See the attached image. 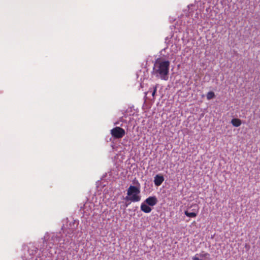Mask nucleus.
Returning a JSON list of instances; mask_svg holds the SVG:
<instances>
[{
    "label": "nucleus",
    "instance_id": "obj_11",
    "mask_svg": "<svg viewBox=\"0 0 260 260\" xmlns=\"http://www.w3.org/2000/svg\"><path fill=\"white\" fill-rule=\"evenodd\" d=\"M199 256L201 257H202V258H204V257H209L210 256V254L207 253V252H202V253H201L200 254H199Z\"/></svg>",
    "mask_w": 260,
    "mask_h": 260
},
{
    "label": "nucleus",
    "instance_id": "obj_3",
    "mask_svg": "<svg viewBox=\"0 0 260 260\" xmlns=\"http://www.w3.org/2000/svg\"><path fill=\"white\" fill-rule=\"evenodd\" d=\"M111 134L115 139H120L125 135V131L123 128L116 126L111 130Z\"/></svg>",
    "mask_w": 260,
    "mask_h": 260
},
{
    "label": "nucleus",
    "instance_id": "obj_5",
    "mask_svg": "<svg viewBox=\"0 0 260 260\" xmlns=\"http://www.w3.org/2000/svg\"><path fill=\"white\" fill-rule=\"evenodd\" d=\"M164 181V178L162 175H156L154 177V182L156 186H160Z\"/></svg>",
    "mask_w": 260,
    "mask_h": 260
},
{
    "label": "nucleus",
    "instance_id": "obj_10",
    "mask_svg": "<svg viewBox=\"0 0 260 260\" xmlns=\"http://www.w3.org/2000/svg\"><path fill=\"white\" fill-rule=\"evenodd\" d=\"M157 87H158V84L155 85L153 87V91L152 92V95L153 99L155 98V94L156 93Z\"/></svg>",
    "mask_w": 260,
    "mask_h": 260
},
{
    "label": "nucleus",
    "instance_id": "obj_9",
    "mask_svg": "<svg viewBox=\"0 0 260 260\" xmlns=\"http://www.w3.org/2000/svg\"><path fill=\"white\" fill-rule=\"evenodd\" d=\"M215 96V94L213 91H209L207 94V99L208 100H210L213 98H214Z\"/></svg>",
    "mask_w": 260,
    "mask_h": 260
},
{
    "label": "nucleus",
    "instance_id": "obj_1",
    "mask_svg": "<svg viewBox=\"0 0 260 260\" xmlns=\"http://www.w3.org/2000/svg\"><path fill=\"white\" fill-rule=\"evenodd\" d=\"M170 61L161 60L157 59L153 67V73L156 77H159L162 80H167L169 72Z\"/></svg>",
    "mask_w": 260,
    "mask_h": 260
},
{
    "label": "nucleus",
    "instance_id": "obj_12",
    "mask_svg": "<svg viewBox=\"0 0 260 260\" xmlns=\"http://www.w3.org/2000/svg\"><path fill=\"white\" fill-rule=\"evenodd\" d=\"M191 207H193V208L191 210L192 212H194V209H198V213L199 212V208L198 205L196 204H193L191 206Z\"/></svg>",
    "mask_w": 260,
    "mask_h": 260
},
{
    "label": "nucleus",
    "instance_id": "obj_6",
    "mask_svg": "<svg viewBox=\"0 0 260 260\" xmlns=\"http://www.w3.org/2000/svg\"><path fill=\"white\" fill-rule=\"evenodd\" d=\"M140 208L143 212L146 213H149L151 212L152 210V209L149 207V206L145 203L141 204Z\"/></svg>",
    "mask_w": 260,
    "mask_h": 260
},
{
    "label": "nucleus",
    "instance_id": "obj_8",
    "mask_svg": "<svg viewBox=\"0 0 260 260\" xmlns=\"http://www.w3.org/2000/svg\"><path fill=\"white\" fill-rule=\"evenodd\" d=\"M231 123L235 127H238L241 124V120L238 118H234L231 120Z\"/></svg>",
    "mask_w": 260,
    "mask_h": 260
},
{
    "label": "nucleus",
    "instance_id": "obj_4",
    "mask_svg": "<svg viewBox=\"0 0 260 260\" xmlns=\"http://www.w3.org/2000/svg\"><path fill=\"white\" fill-rule=\"evenodd\" d=\"M145 203L150 206H153L157 203V199L155 196L149 197L145 200Z\"/></svg>",
    "mask_w": 260,
    "mask_h": 260
},
{
    "label": "nucleus",
    "instance_id": "obj_2",
    "mask_svg": "<svg viewBox=\"0 0 260 260\" xmlns=\"http://www.w3.org/2000/svg\"><path fill=\"white\" fill-rule=\"evenodd\" d=\"M140 193V190L139 187L130 185L127 190V196L126 197L125 199L132 202H139L141 200Z\"/></svg>",
    "mask_w": 260,
    "mask_h": 260
},
{
    "label": "nucleus",
    "instance_id": "obj_7",
    "mask_svg": "<svg viewBox=\"0 0 260 260\" xmlns=\"http://www.w3.org/2000/svg\"><path fill=\"white\" fill-rule=\"evenodd\" d=\"M185 215L189 217H196L198 214V209H194V212H189L188 210L184 211Z\"/></svg>",
    "mask_w": 260,
    "mask_h": 260
}]
</instances>
